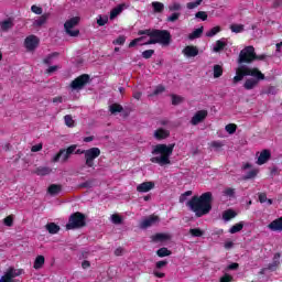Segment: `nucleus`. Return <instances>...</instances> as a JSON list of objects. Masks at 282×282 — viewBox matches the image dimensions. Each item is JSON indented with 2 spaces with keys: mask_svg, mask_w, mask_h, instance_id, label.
Segmentation results:
<instances>
[{
  "mask_svg": "<svg viewBox=\"0 0 282 282\" xmlns=\"http://www.w3.org/2000/svg\"><path fill=\"white\" fill-rule=\"evenodd\" d=\"M235 217H237V213L232 209H228L223 213L224 221H230V219H235Z\"/></svg>",
  "mask_w": 282,
  "mask_h": 282,
  "instance_id": "obj_32",
  "label": "nucleus"
},
{
  "mask_svg": "<svg viewBox=\"0 0 282 282\" xmlns=\"http://www.w3.org/2000/svg\"><path fill=\"white\" fill-rule=\"evenodd\" d=\"M76 148H77V145H75V144L68 147V148L66 149L67 154H68V155H72V153H76Z\"/></svg>",
  "mask_w": 282,
  "mask_h": 282,
  "instance_id": "obj_63",
  "label": "nucleus"
},
{
  "mask_svg": "<svg viewBox=\"0 0 282 282\" xmlns=\"http://www.w3.org/2000/svg\"><path fill=\"white\" fill-rule=\"evenodd\" d=\"M127 41V37L123 35H120L113 41V45H124V42Z\"/></svg>",
  "mask_w": 282,
  "mask_h": 282,
  "instance_id": "obj_55",
  "label": "nucleus"
},
{
  "mask_svg": "<svg viewBox=\"0 0 282 282\" xmlns=\"http://www.w3.org/2000/svg\"><path fill=\"white\" fill-rule=\"evenodd\" d=\"M210 147H213V149H221V147H224V143L221 141H213L210 143Z\"/></svg>",
  "mask_w": 282,
  "mask_h": 282,
  "instance_id": "obj_62",
  "label": "nucleus"
},
{
  "mask_svg": "<svg viewBox=\"0 0 282 282\" xmlns=\"http://www.w3.org/2000/svg\"><path fill=\"white\" fill-rule=\"evenodd\" d=\"M4 226L12 227L14 224V216L10 215L3 219Z\"/></svg>",
  "mask_w": 282,
  "mask_h": 282,
  "instance_id": "obj_48",
  "label": "nucleus"
},
{
  "mask_svg": "<svg viewBox=\"0 0 282 282\" xmlns=\"http://www.w3.org/2000/svg\"><path fill=\"white\" fill-rule=\"evenodd\" d=\"M175 149V143L171 144H156L152 149V158L150 162L152 164H159V166H169L171 164V156L173 155V150Z\"/></svg>",
  "mask_w": 282,
  "mask_h": 282,
  "instance_id": "obj_2",
  "label": "nucleus"
},
{
  "mask_svg": "<svg viewBox=\"0 0 282 282\" xmlns=\"http://www.w3.org/2000/svg\"><path fill=\"white\" fill-rule=\"evenodd\" d=\"M232 281V278L229 274H225L223 278H220V282H230Z\"/></svg>",
  "mask_w": 282,
  "mask_h": 282,
  "instance_id": "obj_64",
  "label": "nucleus"
},
{
  "mask_svg": "<svg viewBox=\"0 0 282 282\" xmlns=\"http://www.w3.org/2000/svg\"><path fill=\"white\" fill-rule=\"evenodd\" d=\"M170 234H156L152 236V241H154L155 243H166V241H170Z\"/></svg>",
  "mask_w": 282,
  "mask_h": 282,
  "instance_id": "obj_17",
  "label": "nucleus"
},
{
  "mask_svg": "<svg viewBox=\"0 0 282 282\" xmlns=\"http://www.w3.org/2000/svg\"><path fill=\"white\" fill-rule=\"evenodd\" d=\"M166 265H169V261L166 260H161L155 263L153 274L154 276H156V279H164V276H166L164 272L160 271L162 270V268H166Z\"/></svg>",
  "mask_w": 282,
  "mask_h": 282,
  "instance_id": "obj_13",
  "label": "nucleus"
},
{
  "mask_svg": "<svg viewBox=\"0 0 282 282\" xmlns=\"http://www.w3.org/2000/svg\"><path fill=\"white\" fill-rule=\"evenodd\" d=\"M39 43H41V41L36 37V35H29L24 40V47L28 52H34V50L39 47Z\"/></svg>",
  "mask_w": 282,
  "mask_h": 282,
  "instance_id": "obj_10",
  "label": "nucleus"
},
{
  "mask_svg": "<svg viewBox=\"0 0 282 282\" xmlns=\"http://www.w3.org/2000/svg\"><path fill=\"white\" fill-rule=\"evenodd\" d=\"M279 265H281V253H275L273 256L272 262L269 263L268 265V270H271V272H274L276 268H279Z\"/></svg>",
  "mask_w": 282,
  "mask_h": 282,
  "instance_id": "obj_19",
  "label": "nucleus"
},
{
  "mask_svg": "<svg viewBox=\"0 0 282 282\" xmlns=\"http://www.w3.org/2000/svg\"><path fill=\"white\" fill-rule=\"evenodd\" d=\"M170 12H180L182 10V4L180 2H173L169 6Z\"/></svg>",
  "mask_w": 282,
  "mask_h": 282,
  "instance_id": "obj_40",
  "label": "nucleus"
},
{
  "mask_svg": "<svg viewBox=\"0 0 282 282\" xmlns=\"http://www.w3.org/2000/svg\"><path fill=\"white\" fill-rule=\"evenodd\" d=\"M64 120H65L66 127H70V128L74 127V118H72L70 115H66L64 117Z\"/></svg>",
  "mask_w": 282,
  "mask_h": 282,
  "instance_id": "obj_52",
  "label": "nucleus"
},
{
  "mask_svg": "<svg viewBox=\"0 0 282 282\" xmlns=\"http://www.w3.org/2000/svg\"><path fill=\"white\" fill-rule=\"evenodd\" d=\"M188 208L195 213L196 217H204L213 210V193L206 192L200 196H194L187 202Z\"/></svg>",
  "mask_w": 282,
  "mask_h": 282,
  "instance_id": "obj_1",
  "label": "nucleus"
},
{
  "mask_svg": "<svg viewBox=\"0 0 282 282\" xmlns=\"http://www.w3.org/2000/svg\"><path fill=\"white\" fill-rule=\"evenodd\" d=\"M12 28H14V21L11 18H8L0 23L2 32H8V30H12Z\"/></svg>",
  "mask_w": 282,
  "mask_h": 282,
  "instance_id": "obj_23",
  "label": "nucleus"
},
{
  "mask_svg": "<svg viewBox=\"0 0 282 282\" xmlns=\"http://www.w3.org/2000/svg\"><path fill=\"white\" fill-rule=\"evenodd\" d=\"M254 54V46H246L239 54L238 63H252Z\"/></svg>",
  "mask_w": 282,
  "mask_h": 282,
  "instance_id": "obj_8",
  "label": "nucleus"
},
{
  "mask_svg": "<svg viewBox=\"0 0 282 282\" xmlns=\"http://www.w3.org/2000/svg\"><path fill=\"white\" fill-rule=\"evenodd\" d=\"M213 72L214 78H221V76H224V67H221V65H214Z\"/></svg>",
  "mask_w": 282,
  "mask_h": 282,
  "instance_id": "obj_34",
  "label": "nucleus"
},
{
  "mask_svg": "<svg viewBox=\"0 0 282 282\" xmlns=\"http://www.w3.org/2000/svg\"><path fill=\"white\" fill-rule=\"evenodd\" d=\"M107 23H109L108 15H98L97 17V25H99V28H102V25H107Z\"/></svg>",
  "mask_w": 282,
  "mask_h": 282,
  "instance_id": "obj_37",
  "label": "nucleus"
},
{
  "mask_svg": "<svg viewBox=\"0 0 282 282\" xmlns=\"http://www.w3.org/2000/svg\"><path fill=\"white\" fill-rule=\"evenodd\" d=\"M21 274H25L23 269L9 268L4 274L0 278V282H19L17 276H21Z\"/></svg>",
  "mask_w": 282,
  "mask_h": 282,
  "instance_id": "obj_5",
  "label": "nucleus"
},
{
  "mask_svg": "<svg viewBox=\"0 0 282 282\" xmlns=\"http://www.w3.org/2000/svg\"><path fill=\"white\" fill-rule=\"evenodd\" d=\"M155 188V183L153 182H143L137 186L138 193H149Z\"/></svg>",
  "mask_w": 282,
  "mask_h": 282,
  "instance_id": "obj_15",
  "label": "nucleus"
},
{
  "mask_svg": "<svg viewBox=\"0 0 282 282\" xmlns=\"http://www.w3.org/2000/svg\"><path fill=\"white\" fill-rule=\"evenodd\" d=\"M142 43H149V35L132 40L129 44V47H135V45H147Z\"/></svg>",
  "mask_w": 282,
  "mask_h": 282,
  "instance_id": "obj_27",
  "label": "nucleus"
},
{
  "mask_svg": "<svg viewBox=\"0 0 282 282\" xmlns=\"http://www.w3.org/2000/svg\"><path fill=\"white\" fill-rule=\"evenodd\" d=\"M234 197H235V188L226 187L223 191V198H225V199H234Z\"/></svg>",
  "mask_w": 282,
  "mask_h": 282,
  "instance_id": "obj_31",
  "label": "nucleus"
},
{
  "mask_svg": "<svg viewBox=\"0 0 282 282\" xmlns=\"http://www.w3.org/2000/svg\"><path fill=\"white\" fill-rule=\"evenodd\" d=\"M62 191H63V187L61 185H56V184H52L47 188L48 195H52V196L58 195Z\"/></svg>",
  "mask_w": 282,
  "mask_h": 282,
  "instance_id": "obj_30",
  "label": "nucleus"
},
{
  "mask_svg": "<svg viewBox=\"0 0 282 282\" xmlns=\"http://www.w3.org/2000/svg\"><path fill=\"white\" fill-rule=\"evenodd\" d=\"M34 173L40 177H45V175H50V173H52V167L40 166L34 170Z\"/></svg>",
  "mask_w": 282,
  "mask_h": 282,
  "instance_id": "obj_26",
  "label": "nucleus"
},
{
  "mask_svg": "<svg viewBox=\"0 0 282 282\" xmlns=\"http://www.w3.org/2000/svg\"><path fill=\"white\" fill-rule=\"evenodd\" d=\"M243 226H246L245 221L237 223L229 229L230 235H237V232H241V230H243Z\"/></svg>",
  "mask_w": 282,
  "mask_h": 282,
  "instance_id": "obj_29",
  "label": "nucleus"
},
{
  "mask_svg": "<svg viewBox=\"0 0 282 282\" xmlns=\"http://www.w3.org/2000/svg\"><path fill=\"white\" fill-rule=\"evenodd\" d=\"M89 75H82L72 82L70 87L72 89H83V87L87 85Z\"/></svg>",
  "mask_w": 282,
  "mask_h": 282,
  "instance_id": "obj_12",
  "label": "nucleus"
},
{
  "mask_svg": "<svg viewBox=\"0 0 282 282\" xmlns=\"http://www.w3.org/2000/svg\"><path fill=\"white\" fill-rule=\"evenodd\" d=\"M183 54L187 58H194V56H197V54H199V50H197V46H186L183 50Z\"/></svg>",
  "mask_w": 282,
  "mask_h": 282,
  "instance_id": "obj_18",
  "label": "nucleus"
},
{
  "mask_svg": "<svg viewBox=\"0 0 282 282\" xmlns=\"http://www.w3.org/2000/svg\"><path fill=\"white\" fill-rule=\"evenodd\" d=\"M204 0H196V1H194V2H188L187 4H186V8H187V10H195V8H198V6H202V2H203Z\"/></svg>",
  "mask_w": 282,
  "mask_h": 282,
  "instance_id": "obj_46",
  "label": "nucleus"
},
{
  "mask_svg": "<svg viewBox=\"0 0 282 282\" xmlns=\"http://www.w3.org/2000/svg\"><path fill=\"white\" fill-rule=\"evenodd\" d=\"M139 34L149 36V41L141 43V45H155L156 43H160V45H170L171 43V33L165 30H144L139 31Z\"/></svg>",
  "mask_w": 282,
  "mask_h": 282,
  "instance_id": "obj_3",
  "label": "nucleus"
},
{
  "mask_svg": "<svg viewBox=\"0 0 282 282\" xmlns=\"http://www.w3.org/2000/svg\"><path fill=\"white\" fill-rule=\"evenodd\" d=\"M155 224H160V217L158 216H150L148 218H144L141 223H140V228H151V226H155Z\"/></svg>",
  "mask_w": 282,
  "mask_h": 282,
  "instance_id": "obj_14",
  "label": "nucleus"
},
{
  "mask_svg": "<svg viewBox=\"0 0 282 282\" xmlns=\"http://www.w3.org/2000/svg\"><path fill=\"white\" fill-rule=\"evenodd\" d=\"M160 94H164V86H162V85L156 86V88L153 91L154 96H160Z\"/></svg>",
  "mask_w": 282,
  "mask_h": 282,
  "instance_id": "obj_60",
  "label": "nucleus"
},
{
  "mask_svg": "<svg viewBox=\"0 0 282 282\" xmlns=\"http://www.w3.org/2000/svg\"><path fill=\"white\" fill-rule=\"evenodd\" d=\"M158 257L160 258H164V257H171V250H169L167 248H161L156 251Z\"/></svg>",
  "mask_w": 282,
  "mask_h": 282,
  "instance_id": "obj_38",
  "label": "nucleus"
},
{
  "mask_svg": "<svg viewBox=\"0 0 282 282\" xmlns=\"http://www.w3.org/2000/svg\"><path fill=\"white\" fill-rule=\"evenodd\" d=\"M31 12H33L34 14H43V8L33 4L31 7Z\"/></svg>",
  "mask_w": 282,
  "mask_h": 282,
  "instance_id": "obj_56",
  "label": "nucleus"
},
{
  "mask_svg": "<svg viewBox=\"0 0 282 282\" xmlns=\"http://www.w3.org/2000/svg\"><path fill=\"white\" fill-rule=\"evenodd\" d=\"M45 265V257L44 256H37L33 262L34 270H41Z\"/></svg>",
  "mask_w": 282,
  "mask_h": 282,
  "instance_id": "obj_28",
  "label": "nucleus"
},
{
  "mask_svg": "<svg viewBox=\"0 0 282 282\" xmlns=\"http://www.w3.org/2000/svg\"><path fill=\"white\" fill-rule=\"evenodd\" d=\"M225 131H227V133H229V135H232L237 131V124H235V123L227 124L225 127Z\"/></svg>",
  "mask_w": 282,
  "mask_h": 282,
  "instance_id": "obj_43",
  "label": "nucleus"
},
{
  "mask_svg": "<svg viewBox=\"0 0 282 282\" xmlns=\"http://www.w3.org/2000/svg\"><path fill=\"white\" fill-rule=\"evenodd\" d=\"M181 102H184V98L177 95H172V105H181Z\"/></svg>",
  "mask_w": 282,
  "mask_h": 282,
  "instance_id": "obj_53",
  "label": "nucleus"
},
{
  "mask_svg": "<svg viewBox=\"0 0 282 282\" xmlns=\"http://www.w3.org/2000/svg\"><path fill=\"white\" fill-rule=\"evenodd\" d=\"M191 195H193V192H191V191L185 192V193L180 197L181 204H184V202H186V198H187V197H191Z\"/></svg>",
  "mask_w": 282,
  "mask_h": 282,
  "instance_id": "obj_58",
  "label": "nucleus"
},
{
  "mask_svg": "<svg viewBox=\"0 0 282 282\" xmlns=\"http://www.w3.org/2000/svg\"><path fill=\"white\" fill-rule=\"evenodd\" d=\"M203 32H204V26L196 29L193 33L189 34V36H188L189 41L199 39V36H202Z\"/></svg>",
  "mask_w": 282,
  "mask_h": 282,
  "instance_id": "obj_36",
  "label": "nucleus"
},
{
  "mask_svg": "<svg viewBox=\"0 0 282 282\" xmlns=\"http://www.w3.org/2000/svg\"><path fill=\"white\" fill-rule=\"evenodd\" d=\"M79 21H80V18L78 17L72 18L70 20L66 21L64 24L66 34H68L69 36H78V34H80V31L74 30V28L78 25Z\"/></svg>",
  "mask_w": 282,
  "mask_h": 282,
  "instance_id": "obj_9",
  "label": "nucleus"
},
{
  "mask_svg": "<svg viewBox=\"0 0 282 282\" xmlns=\"http://www.w3.org/2000/svg\"><path fill=\"white\" fill-rule=\"evenodd\" d=\"M111 221H112V224H121L122 218L118 214H113L111 216Z\"/></svg>",
  "mask_w": 282,
  "mask_h": 282,
  "instance_id": "obj_59",
  "label": "nucleus"
},
{
  "mask_svg": "<svg viewBox=\"0 0 282 282\" xmlns=\"http://www.w3.org/2000/svg\"><path fill=\"white\" fill-rule=\"evenodd\" d=\"M54 58H58V53H53L44 58L45 65H52L54 63Z\"/></svg>",
  "mask_w": 282,
  "mask_h": 282,
  "instance_id": "obj_41",
  "label": "nucleus"
},
{
  "mask_svg": "<svg viewBox=\"0 0 282 282\" xmlns=\"http://www.w3.org/2000/svg\"><path fill=\"white\" fill-rule=\"evenodd\" d=\"M169 135H171V132L163 128H160L154 131V138L156 140H166V138H169Z\"/></svg>",
  "mask_w": 282,
  "mask_h": 282,
  "instance_id": "obj_21",
  "label": "nucleus"
},
{
  "mask_svg": "<svg viewBox=\"0 0 282 282\" xmlns=\"http://www.w3.org/2000/svg\"><path fill=\"white\" fill-rule=\"evenodd\" d=\"M208 117V110H198L191 119V124L197 127L200 122H204Z\"/></svg>",
  "mask_w": 282,
  "mask_h": 282,
  "instance_id": "obj_11",
  "label": "nucleus"
},
{
  "mask_svg": "<svg viewBox=\"0 0 282 282\" xmlns=\"http://www.w3.org/2000/svg\"><path fill=\"white\" fill-rule=\"evenodd\" d=\"M153 54H155V51L154 50H147V51H143L142 52V56L144 58H151V56H153Z\"/></svg>",
  "mask_w": 282,
  "mask_h": 282,
  "instance_id": "obj_57",
  "label": "nucleus"
},
{
  "mask_svg": "<svg viewBox=\"0 0 282 282\" xmlns=\"http://www.w3.org/2000/svg\"><path fill=\"white\" fill-rule=\"evenodd\" d=\"M152 8L154 12H163L164 11V3L162 2H152Z\"/></svg>",
  "mask_w": 282,
  "mask_h": 282,
  "instance_id": "obj_42",
  "label": "nucleus"
},
{
  "mask_svg": "<svg viewBox=\"0 0 282 282\" xmlns=\"http://www.w3.org/2000/svg\"><path fill=\"white\" fill-rule=\"evenodd\" d=\"M47 19H50V13H44L33 21V25L35 28H41V25H45V23H47Z\"/></svg>",
  "mask_w": 282,
  "mask_h": 282,
  "instance_id": "obj_25",
  "label": "nucleus"
},
{
  "mask_svg": "<svg viewBox=\"0 0 282 282\" xmlns=\"http://www.w3.org/2000/svg\"><path fill=\"white\" fill-rule=\"evenodd\" d=\"M231 32H235V34H239L243 32V25L242 24H231L230 25Z\"/></svg>",
  "mask_w": 282,
  "mask_h": 282,
  "instance_id": "obj_44",
  "label": "nucleus"
},
{
  "mask_svg": "<svg viewBox=\"0 0 282 282\" xmlns=\"http://www.w3.org/2000/svg\"><path fill=\"white\" fill-rule=\"evenodd\" d=\"M111 113H120L122 111V106L113 104L109 107Z\"/></svg>",
  "mask_w": 282,
  "mask_h": 282,
  "instance_id": "obj_47",
  "label": "nucleus"
},
{
  "mask_svg": "<svg viewBox=\"0 0 282 282\" xmlns=\"http://www.w3.org/2000/svg\"><path fill=\"white\" fill-rule=\"evenodd\" d=\"M43 150V144L39 143L31 148L32 153H39V151Z\"/></svg>",
  "mask_w": 282,
  "mask_h": 282,
  "instance_id": "obj_61",
  "label": "nucleus"
},
{
  "mask_svg": "<svg viewBox=\"0 0 282 282\" xmlns=\"http://www.w3.org/2000/svg\"><path fill=\"white\" fill-rule=\"evenodd\" d=\"M269 230H272L273 232H276L279 230H282V216L273 221H271L268 225Z\"/></svg>",
  "mask_w": 282,
  "mask_h": 282,
  "instance_id": "obj_22",
  "label": "nucleus"
},
{
  "mask_svg": "<svg viewBox=\"0 0 282 282\" xmlns=\"http://www.w3.org/2000/svg\"><path fill=\"white\" fill-rule=\"evenodd\" d=\"M245 76H253L254 78H258L259 80H263L264 76L261 74V72L257 68H250L248 66H239L236 69V76L234 77V83L237 85V83L243 80Z\"/></svg>",
  "mask_w": 282,
  "mask_h": 282,
  "instance_id": "obj_4",
  "label": "nucleus"
},
{
  "mask_svg": "<svg viewBox=\"0 0 282 282\" xmlns=\"http://www.w3.org/2000/svg\"><path fill=\"white\" fill-rule=\"evenodd\" d=\"M67 160H69V154L65 150H61L53 156L52 162H67Z\"/></svg>",
  "mask_w": 282,
  "mask_h": 282,
  "instance_id": "obj_20",
  "label": "nucleus"
},
{
  "mask_svg": "<svg viewBox=\"0 0 282 282\" xmlns=\"http://www.w3.org/2000/svg\"><path fill=\"white\" fill-rule=\"evenodd\" d=\"M271 155L272 154L270 153V150L261 151L259 156H258L257 164H259V166L265 164L268 162V160H270Z\"/></svg>",
  "mask_w": 282,
  "mask_h": 282,
  "instance_id": "obj_16",
  "label": "nucleus"
},
{
  "mask_svg": "<svg viewBox=\"0 0 282 282\" xmlns=\"http://www.w3.org/2000/svg\"><path fill=\"white\" fill-rule=\"evenodd\" d=\"M189 235H192V237H202L204 231L199 228H194L189 230Z\"/></svg>",
  "mask_w": 282,
  "mask_h": 282,
  "instance_id": "obj_50",
  "label": "nucleus"
},
{
  "mask_svg": "<svg viewBox=\"0 0 282 282\" xmlns=\"http://www.w3.org/2000/svg\"><path fill=\"white\" fill-rule=\"evenodd\" d=\"M85 163L88 169H94V161L100 158V150L98 148H90L84 152Z\"/></svg>",
  "mask_w": 282,
  "mask_h": 282,
  "instance_id": "obj_7",
  "label": "nucleus"
},
{
  "mask_svg": "<svg viewBox=\"0 0 282 282\" xmlns=\"http://www.w3.org/2000/svg\"><path fill=\"white\" fill-rule=\"evenodd\" d=\"M258 174H259V170L252 169V170H250V171L247 173V175L245 176V180H253V177H254L256 175H258Z\"/></svg>",
  "mask_w": 282,
  "mask_h": 282,
  "instance_id": "obj_49",
  "label": "nucleus"
},
{
  "mask_svg": "<svg viewBox=\"0 0 282 282\" xmlns=\"http://www.w3.org/2000/svg\"><path fill=\"white\" fill-rule=\"evenodd\" d=\"M46 230L51 234V235H56V232H58V230H61V227H58V225L51 223L46 225Z\"/></svg>",
  "mask_w": 282,
  "mask_h": 282,
  "instance_id": "obj_35",
  "label": "nucleus"
},
{
  "mask_svg": "<svg viewBox=\"0 0 282 282\" xmlns=\"http://www.w3.org/2000/svg\"><path fill=\"white\" fill-rule=\"evenodd\" d=\"M226 47V40H218L214 45H213V52H221Z\"/></svg>",
  "mask_w": 282,
  "mask_h": 282,
  "instance_id": "obj_33",
  "label": "nucleus"
},
{
  "mask_svg": "<svg viewBox=\"0 0 282 282\" xmlns=\"http://www.w3.org/2000/svg\"><path fill=\"white\" fill-rule=\"evenodd\" d=\"M195 17L196 19H200V21H206V19H208V14L205 11H198Z\"/></svg>",
  "mask_w": 282,
  "mask_h": 282,
  "instance_id": "obj_54",
  "label": "nucleus"
},
{
  "mask_svg": "<svg viewBox=\"0 0 282 282\" xmlns=\"http://www.w3.org/2000/svg\"><path fill=\"white\" fill-rule=\"evenodd\" d=\"M85 226V216L80 213H75L69 217L66 230H74L75 228H83Z\"/></svg>",
  "mask_w": 282,
  "mask_h": 282,
  "instance_id": "obj_6",
  "label": "nucleus"
},
{
  "mask_svg": "<svg viewBox=\"0 0 282 282\" xmlns=\"http://www.w3.org/2000/svg\"><path fill=\"white\" fill-rule=\"evenodd\" d=\"M257 83H259L257 79H247L245 83V89H254V87H257Z\"/></svg>",
  "mask_w": 282,
  "mask_h": 282,
  "instance_id": "obj_39",
  "label": "nucleus"
},
{
  "mask_svg": "<svg viewBox=\"0 0 282 282\" xmlns=\"http://www.w3.org/2000/svg\"><path fill=\"white\" fill-rule=\"evenodd\" d=\"M123 10H124V4H119L116 8H113L110 11V17H109L110 21H113V19L120 17V14H122Z\"/></svg>",
  "mask_w": 282,
  "mask_h": 282,
  "instance_id": "obj_24",
  "label": "nucleus"
},
{
  "mask_svg": "<svg viewBox=\"0 0 282 282\" xmlns=\"http://www.w3.org/2000/svg\"><path fill=\"white\" fill-rule=\"evenodd\" d=\"M219 32H221V28L219 26H214L212 30H209L207 33H206V36H208L209 39L215 36L216 34H219Z\"/></svg>",
  "mask_w": 282,
  "mask_h": 282,
  "instance_id": "obj_45",
  "label": "nucleus"
},
{
  "mask_svg": "<svg viewBox=\"0 0 282 282\" xmlns=\"http://www.w3.org/2000/svg\"><path fill=\"white\" fill-rule=\"evenodd\" d=\"M180 17H181L180 12H174L170 17H167V21L170 23H175V21H177V19H180Z\"/></svg>",
  "mask_w": 282,
  "mask_h": 282,
  "instance_id": "obj_51",
  "label": "nucleus"
}]
</instances>
